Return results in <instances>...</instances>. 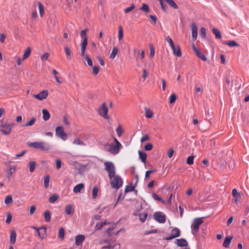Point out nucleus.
Segmentation results:
<instances>
[{"mask_svg": "<svg viewBox=\"0 0 249 249\" xmlns=\"http://www.w3.org/2000/svg\"><path fill=\"white\" fill-rule=\"evenodd\" d=\"M116 132L119 137H121L122 135L123 131L120 125H119L116 128Z\"/></svg>", "mask_w": 249, "mask_h": 249, "instance_id": "obj_58", "label": "nucleus"}, {"mask_svg": "<svg viewBox=\"0 0 249 249\" xmlns=\"http://www.w3.org/2000/svg\"><path fill=\"white\" fill-rule=\"evenodd\" d=\"M223 43L229 45L230 47H233L238 46V44L234 40L224 41Z\"/></svg>", "mask_w": 249, "mask_h": 249, "instance_id": "obj_26", "label": "nucleus"}, {"mask_svg": "<svg viewBox=\"0 0 249 249\" xmlns=\"http://www.w3.org/2000/svg\"><path fill=\"white\" fill-rule=\"evenodd\" d=\"M88 45V43H84V42H81V55L82 56H84L85 57V53L86 51L87 46Z\"/></svg>", "mask_w": 249, "mask_h": 249, "instance_id": "obj_22", "label": "nucleus"}, {"mask_svg": "<svg viewBox=\"0 0 249 249\" xmlns=\"http://www.w3.org/2000/svg\"><path fill=\"white\" fill-rule=\"evenodd\" d=\"M203 223L202 218H197L194 219L191 225L192 232L193 234L198 232L199 227Z\"/></svg>", "mask_w": 249, "mask_h": 249, "instance_id": "obj_6", "label": "nucleus"}, {"mask_svg": "<svg viewBox=\"0 0 249 249\" xmlns=\"http://www.w3.org/2000/svg\"><path fill=\"white\" fill-rule=\"evenodd\" d=\"M172 8L177 9L178 8L177 4L175 2L174 0H164Z\"/></svg>", "mask_w": 249, "mask_h": 249, "instance_id": "obj_32", "label": "nucleus"}, {"mask_svg": "<svg viewBox=\"0 0 249 249\" xmlns=\"http://www.w3.org/2000/svg\"><path fill=\"white\" fill-rule=\"evenodd\" d=\"M84 188V184L83 183H79L76 185L73 189V191L74 193H78Z\"/></svg>", "mask_w": 249, "mask_h": 249, "instance_id": "obj_20", "label": "nucleus"}, {"mask_svg": "<svg viewBox=\"0 0 249 249\" xmlns=\"http://www.w3.org/2000/svg\"><path fill=\"white\" fill-rule=\"evenodd\" d=\"M39 14L41 17H42L44 14V7L43 5L41 3V2H38L37 3Z\"/></svg>", "mask_w": 249, "mask_h": 249, "instance_id": "obj_35", "label": "nucleus"}, {"mask_svg": "<svg viewBox=\"0 0 249 249\" xmlns=\"http://www.w3.org/2000/svg\"><path fill=\"white\" fill-rule=\"evenodd\" d=\"M0 131L5 135H8L10 134L12 130V127L14 124H8L3 121H0Z\"/></svg>", "mask_w": 249, "mask_h": 249, "instance_id": "obj_4", "label": "nucleus"}, {"mask_svg": "<svg viewBox=\"0 0 249 249\" xmlns=\"http://www.w3.org/2000/svg\"><path fill=\"white\" fill-rule=\"evenodd\" d=\"M85 237L83 235H78L75 237V244L77 246H79L82 244L83 241L85 240Z\"/></svg>", "mask_w": 249, "mask_h": 249, "instance_id": "obj_14", "label": "nucleus"}, {"mask_svg": "<svg viewBox=\"0 0 249 249\" xmlns=\"http://www.w3.org/2000/svg\"><path fill=\"white\" fill-rule=\"evenodd\" d=\"M153 147V145L151 143H147L144 146V150H146V151H150L152 149Z\"/></svg>", "mask_w": 249, "mask_h": 249, "instance_id": "obj_59", "label": "nucleus"}, {"mask_svg": "<svg viewBox=\"0 0 249 249\" xmlns=\"http://www.w3.org/2000/svg\"><path fill=\"white\" fill-rule=\"evenodd\" d=\"M232 194L234 197V201L236 203L238 201V198L240 197L241 196L239 193L237 192L236 189H233L232 190Z\"/></svg>", "mask_w": 249, "mask_h": 249, "instance_id": "obj_23", "label": "nucleus"}, {"mask_svg": "<svg viewBox=\"0 0 249 249\" xmlns=\"http://www.w3.org/2000/svg\"><path fill=\"white\" fill-rule=\"evenodd\" d=\"M16 167L15 166H10L8 174V178L10 179L12 174L15 172Z\"/></svg>", "mask_w": 249, "mask_h": 249, "instance_id": "obj_34", "label": "nucleus"}, {"mask_svg": "<svg viewBox=\"0 0 249 249\" xmlns=\"http://www.w3.org/2000/svg\"><path fill=\"white\" fill-rule=\"evenodd\" d=\"M114 141L115 144L110 145L109 151L111 153L115 155L119 153L120 148L122 147V145L116 138H114Z\"/></svg>", "mask_w": 249, "mask_h": 249, "instance_id": "obj_7", "label": "nucleus"}, {"mask_svg": "<svg viewBox=\"0 0 249 249\" xmlns=\"http://www.w3.org/2000/svg\"><path fill=\"white\" fill-rule=\"evenodd\" d=\"M196 55L201 60L205 61L207 60L206 56L199 51L196 53Z\"/></svg>", "mask_w": 249, "mask_h": 249, "instance_id": "obj_47", "label": "nucleus"}, {"mask_svg": "<svg viewBox=\"0 0 249 249\" xmlns=\"http://www.w3.org/2000/svg\"><path fill=\"white\" fill-rule=\"evenodd\" d=\"M140 10L146 13H148L149 12V8L148 6L145 3H143L142 5V7L140 8Z\"/></svg>", "mask_w": 249, "mask_h": 249, "instance_id": "obj_51", "label": "nucleus"}, {"mask_svg": "<svg viewBox=\"0 0 249 249\" xmlns=\"http://www.w3.org/2000/svg\"><path fill=\"white\" fill-rule=\"evenodd\" d=\"M213 34L216 38L220 39L222 37L220 32L216 28H213L212 30Z\"/></svg>", "mask_w": 249, "mask_h": 249, "instance_id": "obj_33", "label": "nucleus"}, {"mask_svg": "<svg viewBox=\"0 0 249 249\" xmlns=\"http://www.w3.org/2000/svg\"><path fill=\"white\" fill-rule=\"evenodd\" d=\"M115 248L116 249H119L120 248V245L119 244H116L114 245H112L109 244L108 245L104 246L102 248V249H113Z\"/></svg>", "mask_w": 249, "mask_h": 249, "instance_id": "obj_24", "label": "nucleus"}, {"mask_svg": "<svg viewBox=\"0 0 249 249\" xmlns=\"http://www.w3.org/2000/svg\"><path fill=\"white\" fill-rule=\"evenodd\" d=\"M65 212L68 215L72 214L74 212V208L71 204H68L65 208Z\"/></svg>", "mask_w": 249, "mask_h": 249, "instance_id": "obj_18", "label": "nucleus"}, {"mask_svg": "<svg viewBox=\"0 0 249 249\" xmlns=\"http://www.w3.org/2000/svg\"><path fill=\"white\" fill-rule=\"evenodd\" d=\"M48 96V91L47 90H44L37 94H34L33 97L39 100H42L45 99Z\"/></svg>", "mask_w": 249, "mask_h": 249, "instance_id": "obj_10", "label": "nucleus"}, {"mask_svg": "<svg viewBox=\"0 0 249 249\" xmlns=\"http://www.w3.org/2000/svg\"><path fill=\"white\" fill-rule=\"evenodd\" d=\"M98 192V188L97 187H94L92 191V195L93 198L95 199L96 198L97 196V194Z\"/></svg>", "mask_w": 249, "mask_h": 249, "instance_id": "obj_49", "label": "nucleus"}, {"mask_svg": "<svg viewBox=\"0 0 249 249\" xmlns=\"http://www.w3.org/2000/svg\"><path fill=\"white\" fill-rule=\"evenodd\" d=\"M29 145L33 148L40 149L42 151H47L50 149L51 146L48 143L43 142H36L29 143Z\"/></svg>", "mask_w": 249, "mask_h": 249, "instance_id": "obj_1", "label": "nucleus"}, {"mask_svg": "<svg viewBox=\"0 0 249 249\" xmlns=\"http://www.w3.org/2000/svg\"><path fill=\"white\" fill-rule=\"evenodd\" d=\"M65 236V230L63 228H61L58 231V237L61 240H63Z\"/></svg>", "mask_w": 249, "mask_h": 249, "instance_id": "obj_43", "label": "nucleus"}, {"mask_svg": "<svg viewBox=\"0 0 249 249\" xmlns=\"http://www.w3.org/2000/svg\"><path fill=\"white\" fill-rule=\"evenodd\" d=\"M232 238V237H230L229 236L226 237L223 242V246L225 248H228L230 246Z\"/></svg>", "mask_w": 249, "mask_h": 249, "instance_id": "obj_29", "label": "nucleus"}, {"mask_svg": "<svg viewBox=\"0 0 249 249\" xmlns=\"http://www.w3.org/2000/svg\"><path fill=\"white\" fill-rule=\"evenodd\" d=\"M152 197L155 200L160 201L162 204H165V202L160 197L156 194L153 193Z\"/></svg>", "mask_w": 249, "mask_h": 249, "instance_id": "obj_46", "label": "nucleus"}, {"mask_svg": "<svg viewBox=\"0 0 249 249\" xmlns=\"http://www.w3.org/2000/svg\"><path fill=\"white\" fill-rule=\"evenodd\" d=\"M36 163L35 161H31L29 162V171L30 172L32 173L35 170V167L36 166Z\"/></svg>", "mask_w": 249, "mask_h": 249, "instance_id": "obj_31", "label": "nucleus"}, {"mask_svg": "<svg viewBox=\"0 0 249 249\" xmlns=\"http://www.w3.org/2000/svg\"><path fill=\"white\" fill-rule=\"evenodd\" d=\"M109 179L110 180V184L112 188L118 189L122 186L123 180L120 176L115 175L111 179Z\"/></svg>", "mask_w": 249, "mask_h": 249, "instance_id": "obj_3", "label": "nucleus"}, {"mask_svg": "<svg viewBox=\"0 0 249 249\" xmlns=\"http://www.w3.org/2000/svg\"><path fill=\"white\" fill-rule=\"evenodd\" d=\"M105 170L107 172L109 179H111L116 175V169L114 164L111 161L104 162Z\"/></svg>", "mask_w": 249, "mask_h": 249, "instance_id": "obj_2", "label": "nucleus"}, {"mask_svg": "<svg viewBox=\"0 0 249 249\" xmlns=\"http://www.w3.org/2000/svg\"><path fill=\"white\" fill-rule=\"evenodd\" d=\"M147 217V213H143L139 215V218L141 222H144Z\"/></svg>", "mask_w": 249, "mask_h": 249, "instance_id": "obj_45", "label": "nucleus"}, {"mask_svg": "<svg viewBox=\"0 0 249 249\" xmlns=\"http://www.w3.org/2000/svg\"><path fill=\"white\" fill-rule=\"evenodd\" d=\"M58 199V196L57 195H53L49 198V201L51 203H54Z\"/></svg>", "mask_w": 249, "mask_h": 249, "instance_id": "obj_42", "label": "nucleus"}, {"mask_svg": "<svg viewBox=\"0 0 249 249\" xmlns=\"http://www.w3.org/2000/svg\"><path fill=\"white\" fill-rule=\"evenodd\" d=\"M173 50V54L178 56L180 57L181 55V50L179 46L178 45L177 47H176L175 46H174L173 48H172Z\"/></svg>", "mask_w": 249, "mask_h": 249, "instance_id": "obj_19", "label": "nucleus"}, {"mask_svg": "<svg viewBox=\"0 0 249 249\" xmlns=\"http://www.w3.org/2000/svg\"><path fill=\"white\" fill-rule=\"evenodd\" d=\"M85 58L87 60L88 65L91 66L92 65V61L88 55H86Z\"/></svg>", "mask_w": 249, "mask_h": 249, "instance_id": "obj_63", "label": "nucleus"}, {"mask_svg": "<svg viewBox=\"0 0 249 249\" xmlns=\"http://www.w3.org/2000/svg\"><path fill=\"white\" fill-rule=\"evenodd\" d=\"M135 8V5L134 4H132L130 7L126 8L124 9V12L125 13H128L131 12L132 10Z\"/></svg>", "mask_w": 249, "mask_h": 249, "instance_id": "obj_62", "label": "nucleus"}, {"mask_svg": "<svg viewBox=\"0 0 249 249\" xmlns=\"http://www.w3.org/2000/svg\"><path fill=\"white\" fill-rule=\"evenodd\" d=\"M12 215L11 214V213H7V218L6 220V223L7 224L10 223L11 222V220H12Z\"/></svg>", "mask_w": 249, "mask_h": 249, "instance_id": "obj_61", "label": "nucleus"}, {"mask_svg": "<svg viewBox=\"0 0 249 249\" xmlns=\"http://www.w3.org/2000/svg\"><path fill=\"white\" fill-rule=\"evenodd\" d=\"M145 117L147 118H151L154 116L153 111L149 108L147 107L144 108Z\"/></svg>", "mask_w": 249, "mask_h": 249, "instance_id": "obj_25", "label": "nucleus"}, {"mask_svg": "<svg viewBox=\"0 0 249 249\" xmlns=\"http://www.w3.org/2000/svg\"><path fill=\"white\" fill-rule=\"evenodd\" d=\"M155 219L160 223H163L165 221V216L160 212L156 213L154 214Z\"/></svg>", "mask_w": 249, "mask_h": 249, "instance_id": "obj_11", "label": "nucleus"}, {"mask_svg": "<svg viewBox=\"0 0 249 249\" xmlns=\"http://www.w3.org/2000/svg\"><path fill=\"white\" fill-rule=\"evenodd\" d=\"M50 177L49 176H46L44 178V186L45 188H47L49 186Z\"/></svg>", "mask_w": 249, "mask_h": 249, "instance_id": "obj_40", "label": "nucleus"}, {"mask_svg": "<svg viewBox=\"0 0 249 249\" xmlns=\"http://www.w3.org/2000/svg\"><path fill=\"white\" fill-rule=\"evenodd\" d=\"M194 158L195 156H194L188 157L186 160V163L189 165H192L194 163Z\"/></svg>", "mask_w": 249, "mask_h": 249, "instance_id": "obj_50", "label": "nucleus"}, {"mask_svg": "<svg viewBox=\"0 0 249 249\" xmlns=\"http://www.w3.org/2000/svg\"><path fill=\"white\" fill-rule=\"evenodd\" d=\"M138 154H139V158L142 161V162H143L144 163H145L146 160V158H147L146 154L144 152L139 150L138 151Z\"/></svg>", "mask_w": 249, "mask_h": 249, "instance_id": "obj_21", "label": "nucleus"}, {"mask_svg": "<svg viewBox=\"0 0 249 249\" xmlns=\"http://www.w3.org/2000/svg\"><path fill=\"white\" fill-rule=\"evenodd\" d=\"M31 49L30 47H28L25 51L23 55L22 59L25 60L28 58L31 54Z\"/></svg>", "mask_w": 249, "mask_h": 249, "instance_id": "obj_30", "label": "nucleus"}, {"mask_svg": "<svg viewBox=\"0 0 249 249\" xmlns=\"http://www.w3.org/2000/svg\"><path fill=\"white\" fill-rule=\"evenodd\" d=\"M175 243L179 247H186L188 245L187 241L183 238L177 239Z\"/></svg>", "mask_w": 249, "mask_h": 249, "instance_id": "obj_15", "label": "nucleus"}, {"mask_svg": "<svg viewBox=\"0 0 249 249\" xmlns=\"http://www.w3.org/2000/svg\"><path fill=\"white\" fill-rule=\"evenodd\" d=\"M180 230L177 228H174L171 231V235L169 237H167L165 238L166 240H171L174 238L178 237L180 236Z\"/></svg>", "mask_w": 249, "mask_h": 249, "instance_id": "obj_9", "label": "nucleus"}, {"mask_svg": "<svg viewBox=\"0 0 249 249\" xmlns=\"http://www.w3.org/2000/svg\"><path fill=\"white\" fill-rule=\"evenodd\" d=\"M56 135L60 137L63 140H66L67 138V135L64 132V128L62 126H59L56 128Z\"/></svg>", "mask_w": 249, "mask_h": 249, "instance_id": "obj_8", "label": "nucleus"}, {"mask_svg": "<svg viewBox=\"0 0 249 249\" xmlns=\"http://www.w3.org/2000/svg\"><path fill=\"white\" fill-rule=\"evenodd\" d=\"M37 233L39 237L43 239L46 236V229L44 227L39 228Z\"/></svg>", "mask_w": 249, "mask_h": 249, "instance_id": "obj_13", "label": "nucleus"}, {"mask_svg": "<svg viewBox=\"0 0 249 249\" xmlns=\"http://www.w3.org/2000/svg\"><path fill=\"white\" fill-rule=\"evenodd\" d=\"M36 121V118L33 117L30 121L27 122V123L25 124H24L23 126L25 127L31 126L35 124Z\"/></svg>", "mask_w": 249, "mask_h": 249, "instance_id": "obj_39", "label": "nucleus"}, {"mask_svg": "<svg viewBox=\"0 0 249 249\" xmlns=\"http://www.w3.org/2000/svg\"><path fill=\"white\" fill-rule=\"evenodd\" d=\"M165 40L169 44L171 48H173L174 45V42L169 36H165Z\"/></svg>", "mask_w": 249, "mask_h": 249, "instance_id": "obj_41", "label": "nucleus"}, {"mask_svg": "<svg viewBox=\"0 0 249 249\" xmlns=\"http://www.w3.org/2000/svg\"><path fill=\"white\" fill-rule=\"evenodd\" d=\"M55 163H56V169L57 170L60 169V168L61 167V164H62L61 160H59V159L56 160V161H55Z\"/></svg>", "mask_w": 249, "mask_h": 249, "instance_id": "obj_64", "label": "nucleus"}, {"mask_svg": "<svg viewBox=\"0 0 249 249\" xmlns=\"http://www.w3.org/2000/svg\"><path fill=\"white\" fill-rule=\"evenodd\" d=\"M73 144L81 146H85L86 145L84 142L79 138L75 139L73 141Z\"/></svg>", "mask_w": 249, "mask_h": 249, "instance_id": "obj_36", "label": "nucleus"}, {"mask_svg": "<svg viewBox=\"0 0 249 249\" xmlns=\"http://www.w3.org/2000/svg\"><path fill=\"white\" fill-rule=\"evenodd\" d=\"M42 112L43 114V119H44V120H48L50 118V114L49 112L45 109H43Z\"/></svg>", "mask_w": 249, "mask_h": 249, "instance_id": "obj_27", "label": "nucleus"}, {"mask_svg": "<svg viewBox=\"0 0 249 249\" xmlns=\"http://www.w3.org/2000/svg\"><path fill=\"white\" fill-rule=\"evenodd\" d=\"M191 28L192 33V37L194 39V40H196L197 36V28L196 24L194 22H193L191 24Z\"/></svg>", "mask_w": 249, "mask_h": 249, "instance_id": "obj_12", "label": "nucleus"}, {"mask_svg": "<svg viewBox=\"0 0 249 249\" xmlns=\"http://www.w3.org/2000/svg\"><path fill=\"white\" fill-rule=\"evenodd\" d=\"M176 98H177V97L175 93L171 94L169 98L170 103V104L174 103L175 102Z\"/></svg>", "mask_w": 249, "mask_h": 249, "instance_id": "obj_55", "label": "nucleus"}, {"mask_svg": "<svg viewBox=\"0 0 249 249\" xmlns=\"http://www.w3.org/2000/svg\"><path fill=\"white\" fill-rule=\"evenodd\" d=\"M98 114L104 119L109 120V117L108 115V108L106 103H103L97 109Z\"/></svg>", "mask_w": 249, "mask_h": 249, "instance_id": "obj_5", "label": "nucleus"}, {"mask_svg": "<svg viewBox=\"0 0 249 249\" xmlns=\"http://www.w3.org/2000/svg\"><path fill=\"white\" fill-rule=\"evenodd\" d=\"M64 51H65V53H66V56L68 57L70 56V55H71V51L70 49H69V48L68 47H65L64 48Z\"/></svg>", "mask_w": 249, "mask_h": 249, "instance_id": "obj_60", "label": "nucleus"}, {"mask_svg": "<svg viewBox=\"0 0 249 249\" xmlns=\"http://www.w3.org/2000/svg\"><path fill=\"white\" fill-rule=\"evenodd\" d=\"M123 38V29L122 26H119L118 30V39L119 40H121Z\"/></svg>", "mask_w": 249, "mask_h": 249, "instance_id": "obj_44", "label": "nucleus"}, {"mask_svg": "<svg viewBox=\"0 0 249 249\" xmlns=\"http://www.w3.org/2000/svg\"><path fill=\"white\" fill-rule=\"evenodd\" d=\"M118 50L116 47H113L110 55V58L114 59L118 53Z\"/></svg>", "mask_w": 249, "mask_h": 249, "instance_id": "obj_38", "label": "nucleus"}, {"mask_svg": "<svg viewBox=\"0 0 249 249\" xmlns=\"http://www.w3.org/2000/svg\"><path fill=\"white\" fill-rule=\"evenodd\" d=\"M88 31V29L82 30L80 33V36L82 38L81 42L88 43V38L87 36V33Z\"/></svg>", "mask_w": 249, "mask_h": 249, "instance_id": "obj_16", "label": "nucleus"}, {"mask_svg": "<svg viewBox=\"0 0 249 249\" xmlns=\"http://www.w3.org/2000/svg\"><path fill=\"white\" fill-rule=\"evenodd\" d=\"M109 223H107L106 221L104 222H101L99 223H97L95 226V228L96 230H100L102 229V228L106 225L108 224Z\"/></svg>", "mask_w": 249, "mask_h": 249, "instance_id": "obj_37", "label": "nucleus"}, {"mask_svg": "<svg viewBox=\"0 0 249 249\" xmlns=\"http://www.w3.org/2000/svg\"><path fill=\"white\" fill-rule=\"evenodd\" d=\"M99 71V68L97 66H94L92 69V74L96 75H97Z\"/></svg>", "mask_w": 249, "mask_h": 249, "instance_id": "obj_56", "label": "nucleus"}, {"mask_svg": "<svg viewBox=\"0 0 249 249\" xmlns=\"http://www.w3.org/2000/svg\"><path fill=\"white\" fill-rule=\"evenodd\" d=\"M44 217L46 222H50L51 219V215L49 211L46 210L44 212Z\"/></svg>", "mask_w": 249, "mask_h": 249, "instance_id": "obj_28", "label": "nucleus"}, {"mask_svg": "<svg viewBox=\"0 0 249 249\" xmlns=\"http://www.w3.org/2000/svg\"><path fill=\"white\" fill-rule=\"evenodd\" d=\"M13 202V198L11 195L7 196L5 198L4 202L6 204H9Z\"/></svg>", "mask_w": 249, "mask_h": 249, "instance_id": "obj_48", "label": "nucleus"}, {"mask_svg": "<svg viewBox=\"0 0 249 249\" xmlns=\"http://www.w3.org/2000/svg\"><path fill=\"white\" fill-rule=\"evenodd\" d=\"M135 186L132 185H127L126 186L124 190L125 193L130 192L134 190Z\"/></svg>", "mask_w": 249, "mask_h": 249, "instance_id": "obj_52", "label": "nucleus"}, {"mask_svg": "<svg viewBox=\"0 0 249 249\" xmlns=\"http://www.w3.org/2000/svg\"><path fill=\"white\" fill-rule=\"evenodd\" d=\"M200 34L201 36L204 38H206V29L204 27H201L200 29Z\"/></svg>", "mask_w": 249, "mask_h": 249, "instance_id": "obj_54", "label": "nucleus"}, {"mask_svg": "<svg viewBox=\"0 0 249 249\" xmlns=\"http://www.w3.org/2000/svg\"><path fill=\"white\" fill-rule=\"evenodd\" d=\"M49 53H44L41 56V59L42 61H46L49 57Z\"/></svg>", "mask_w": 249, "mask_h": 249, "instance_id": "obj_57", "label": "nucleus"}, {"mask_svg": "<svg viewBox=\"0 0 249 249\" xmlns=\"http://www.w3.org/2000/svg\"><path fill=\"white\" fill-rule=\"evenodd\" d=\"M149 48H150V56L151 57H154V56L155 55L154 47L152 44H150Z\"/></svg>", "mask_w": 249, "mask_h": 249, "instance_id": "obj_53", "label": "nucleus"}, {"mask_svg": "<svg viewBox=\"0 0 249 249\" xmlns=\"http://www.w3.org/2000/svg\"><path fill=\"white\" fill-rule=\"evenodd\" d=\"M17 238V233L15 231H12L10 232V243L13 245L15 243Z\"/></svg>", "mask_w": 249, "mask_h": 249, "instance_id": "obj_17", "label": "nucleus"}]
</instances>
